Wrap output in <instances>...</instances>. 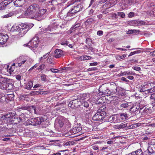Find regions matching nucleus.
I'll return each instance as SVG.
<instances>
[{
	"label": "nucleus",
	"mask_w": 155,
	"mask_h": 155,
	"mask_svg": "<svg viewBox=\"0 0 155 155\" xmlns=\"http://www.w3.org/2000/svg\"><path fill=\"white\" fill-rule=\"evenodd\" d=\"M139 30H129L127 31V34H131L139 33Z\"/></svg>",
	"instance_id": "f704fd0d"
},
{
	"label": "nucleus",
	"mask_w": 155,
	"mask_h": 155,
	"mask_svg": "<svg viewBox=\"0 0 155 155\" xmlns=\"http://www.w3.org/2000/svg\"><path fill=\"white\" fill-rule=\"evenodd\" d=\"M47 117L45 115L41 117H38V119L39 120V123L40 124H41L42 122L47 120Z\"/></svg>",
	"instance_id": "473e14b6"
},
{
	"label": "nucleus",
	"mask_w": 155,
	"mask_h": 155,
	"mask_svg": "<svg viewBox=\"0 0 155 155\" xmlns=\"http://www.w3.org/2000/svg\"><path fill=\"white\" fill-rule=\"evenodd\" d=\"M84 107L83 109L85 110L86 111H87L90 110V108L89 107V104L87 101H84L81 104Z\"/></svg>",
	"instance_id": "393cba45"
},
{
	"label": "nucleus",
	"mask_w": 155,
	"mask_h": 155,
	"mask_svg": "<svg viewBox=\"0 0 155 155\" xmlns=\"http://www.w3.org/2000/svg\"><path fill=\"white\" fill-rule=\"evenodd\" d=\"M148 91L149 93H152L154 92L155 91V89H154V88H151L150 89L148 90Z\"/></svg>",
	"instance_id": "338daca9"
},
{
	"label": "nucleus",
	"mask_w": 155,
	"mask_h": 155,
	"mask_svg": "<svg viewBox=\"0 0 155 155\" xmlns=\"http://www.w3.org/2000/svg\"><path fill=\"white\" fill-rule=\"evenodd\" d=\"M118 15L119 16L123 18L125 16V14L123 12H119L118 13Z\"/></svg>",
	"instance_id": "3c124183"
},
{
	"label": "nucleus",
	"mask_w": 155,
	"mask_h": 155,
	"mask_svg": "<svg viewBox=\"0 0 155 155\" xmlns=\"http://www.w3.org/2000/svg\"><path fill=\"white\" fill-rule=\"evenodd\" d=\"M93 21V19L92 18H90L88 19L85 22V24H90V23Z\"/></svg>",
	"instance_id": "09e8293b"
},
{
	"label": "nucleus",
	"mask_w": 155,
	"mask_h": 155,
	"mask_svg": "<svg viewBox=\"0 0 155 155\" xmlns=\"http://www.w3.org/2000/svg\"><path fill=\"white\" fill-rule=\"evenodd\" d=\"M143 152L141 149H139L132 152V155H142Z\"/></svg>",
	"instance_id": "7c9ffc66"
},
{
	"label": "nucleus",
	"mask_w": 155,
	"mask_h": 155,
	"mask_svg": "<svg viewBox=\"0 0 155 155\" xmlns=\"http://www.w3.org/2000/svg\"><path fill=\"white\" fill-rule=\"evenodd\" d=\"M80 24H77L71 27V29L72 31H73L75 30L76 28L79 27Z\"/></svg>",
	"instance_id": "79ce46f5"
},
{
	"label": "nucleus",
	"mask_w": 155,
	"mask_h": 155,
	"mask_svg": "<svg viewBox=\"0 0 155 155\" xmlns=\"http://www.w3.org/2000/svg\"><path fill=\"white\" fill-rule=\"evenodd\" d=\"M118 117V115L111 116L109 118V121L111 123H116L119 122Z\"/></svg>",
	"instance_id": "aec40b11"
},
{
	"label": "nucleus",
	"mask_w": 155,
	"mask_h": 155,
	"mask_svg": "<svg viewBox=\"0 0 155 155\" xmlns=\"http://www.w3.org/2000/svg\"><path fill=\"white\" fill-rule=\"evenodd\" d=\"M18 109H21L23 110H26L28 109L31 113H33L35 114H37L35 107L33 106H31L29 107L26 106H21V107H18Z\"/></svg>",
	"instance_id": "6e6552de"
},
{
	"label": "nucleus",
	"mask_w": 155,
	"mask_h": 155,
	"mask_svg": "<svg viewBox=\"0 0 155 155\" xmlns=\"http://www.w3.org/2000/svg\"><path fill=\"white\" fill-rule=\"evenodd\" d=\"M14 15V13L13 12H10L7 14L6 15H4L2 16V17L3 18H8L10 17H12Z\"/></svg>",
	"instance_id": "4c0bfd02"
},
{
	"label": "nucleus",
	"mask_w": 155,
	"mask_h": 155,
	"mask_svg": "<svg viewBox=\"0 0 155 155\" xmlns=\"http://www.w3.org/2000/svg\"><path fill=\"white\" fill-rule=\"evenodd\" d=\"M139 111L140 113L143 114L147 113L149 111V110L148 108H147L146 107L143 106L142 107H140Z\"/></svg>",
	"instance_id": "5701e85b"
},
{
	"label": "nucleus",
	"mask_w": 155,
	"mask_h": 155,
	"mask_svg": "<svg viewBox=\"0 0 155 155\" xmlns=\"http://www.w3.org/2000/svg\"><path fill=\"white\" fill-rule=\"evenodd\" d=\"M41 94V92L36 91H33L31 92V95H37Z\"/></svg>",
	"instance_id": "49530a36"
},
{
	"label": "nucleus",
	"mask_w": 155,
	"mask_h": 155,
	"mask_svg": "<svg viewBox=\"0 0 155 155\" xmlns=\"http://www.w3.org/2000/svg\"><path fill=\"white\" fill-rule=\"evenodd\" d=\"M132 68L134 70L137 71H139L141 70V68L140 67L135 66L134 67Z\"/></svg>",
	"instance_id": "6e6d98bb"
},
{
	"label": "nucleus",
	"mask_w": 155,
	"mask_h": 155,
	"mask_svg": "<svg viewBox=\"0 0 155 155\" xmlns=\"http://www.w3.org/2000/svg\"><path fill=\"white\" fill-rule=\"evenodd\" d=\"M47 76L44 74H40V78L41 80L44 82L47 81Z\"/></svg>",
	"instance_id": "e433bc0d"
},
{
	"label": "nucleus",
	"mask_w": 155,
	"mask_h": 155,
	"mask_svg": "<svg viewBox=\"0 0 155 155\" xmlns=\"http://www.w3.org/2000/svg\"><path fill=\"white\" fill-rule=\"evenodd\" d=\"M11 117V115L10 114H7L5 115L2 117V118H3L4 119H7Z\"/></svg>",
	"instance_id": "a18cd8bd"
},
{
	"label": "nucleus",
	"mask_w": 155,
	"mask_h": 155,
	"mask_svg": "<svg viewBox=\"0 0 155 155\" xmlns=\"http://www.w3.org/2000/svg\"><path fill=\"white\" fill-rule=\"evenodd\" d=\"M64 125L63 121L61 119H57L55 121V125L57 127L61 128L63 127Z\"/></svg>",
	"instance_id": "412c9836"
},
{
	"label": "nucleus",
	"mask_w": 155,
	"mask_h": 155,
	"mask_svg": "<svg viewBox=\"0 0 155 155\" xmlns=\"http://www.w3.org/2000/svg\"><path fill=\"white\" fill-rule=\"evenodd\" d=\"M127 4L130 5H131L132 3L136 2V0H126Z\"/></svg>",
	"instance_id": "58836bf2"
},
{
	"label": "nucleus",
	"mask_w": 155,
	"mask_h": 155,
	"mask_svg": "<svg viewBox=\"0 0 155 155\" xmlns=\"http://www.w3.org/2000/svg\"><path fill=\"white\" fill-rule=\"evenodd\" d=\"M83 7V6L79 3L77 5L75 4L67 13L65 12L64 11H62L60 13V16L63 19L66 18L67 17L72 16L76 13L81 10Z\"/></svg>",
	"instance_id": "f257e3e1"
},
{
	"label": "nucleus",
	"mask_w": 155,
	"mask_h": 155,
	"mask_svg": "<svg viewBox=\"0 0 155 155\" xmlns=\"http://www.w3.org/2000/svg\"><path fill=\"white\" fill-rule=\"evenodd\" d=\"M121 79L122 81H124L127 83H128L129 81L126 78L124 77H122L121 78Z\"/></svg>",
	"instance_id": "13d9d810"
},
{
	"label": "nucleus",
	"mask_w": 155,
	"mask_h": 155,
	"mask_svg": "<svg viewBox=\"0 0 155 155\" xmlns=\"http://www.w3.org/2000/svg\"><path fill=\"white\" fill-rule=\"evenodd\" d=\"M145 155H152L153 153L152 150L148 147L147 150L144 152Z\"/></svg>",
	"instance_id": "2f4dec72"
},
{
	"label": "nucleus",
	"mask_w": 155,
	"mask_h": 155,
	"mask_svg": "<svg viewBox=\"0 0 155 155\" xmlns=\"http://www.w3.org/2000/svg\"><path fill=\"white\" fill-rule=\"evenodd\" d=\"M140 107H139L138 105H135L130 108V110L132 112H134L137 110L138 109L139 110Z\"/></svg>",
	"instance_id": "cd10ccee"
},
{
	"label": "nucleus",
	"mask_w": 155,
	"mask_h": 155,
	"mask_svg": "<svg viewBox=\"0 0 155 155\" xmlns=\"http://www.w3.org/2000/svg\"><path fill=\"white\" fill-rule=\"evenodd\" d=\"M26 115L25 114H21L19 116L18 118H17V119L18 120V122L19 123L21 121L24 122L26 120H27L28 119L27 118V116H26Z\"/></svg>",
	"instance_id": "f3484780"
},
{
	"label": "nucleus",
	"mask_w": 155,
	"mask_h": 155,
	"mask_svg": "<svg viewBox=\"0 0 155 155\" xmlns=\"http://www.w3.org/2000/svg\"><path fill=\"white\" fill-rule=\"evenodd\" d=\"M19 28L20 31L18 35L21 36H23L26 34L29 29V26L27 24L22 23L19 25Z\"/></svg>",
	"instance_id": "7ed1b4c3"
},
{
	"label": "nucleus",
	"mask_w": 155,
	"mask_h": 155,
	"mask_svg": "<svg viewBox=\"0 0 155 155\" xmlns=\"http://www.w3.org/2000/svg\"><path fill=\"white\" fill-rule=\"evenodd\" d=\"M61 44L62 45H67L68 44L67 41H64L61 42Z\"/></svg>",
	"instance_id": "69168bd1"
},
{
	"label": "nucleus",
	"mask_w": 155,
	"mask_h": 155,
	"mask_svg": "<svg viewBox=\"0 0 155 155\" xmlns=\"http://www.w3.org/2000/svg\"><path fill=\"white\" fill-rule=\"evenodd\" d=\"M49 53H48L47 54H45L43 55V57H41L40 58V61H41L42 58L45 59L49 55Z\"/></svg>",
	"instance_id": "8fccbe9b"
},
{
	"label": "nucleus",
	"mask_w": 155,
	"mask_h": 155,
	"mask_svg": "<svg viewBox=\"0 0 155 155\" xmlns=\"http://www.w3.org/2000/svg\"><path fill=\"white\" fill-rule=\"evenodd\" d=\"M16 62L14 63L11 66H10L9 65H7V71L11 74L12 72L14 71L15 66H16Z\"/></svg>",
	"instance_id": "4be33fe9"
},
{
	"label": "nucleus",
	"mask_w": 155,
	"mask_h": 155,
	"mask_svg": "<svg viewBox=\"0 0 155 155\" xmlns=\"http://www.w3.org/2000/svg\"><path fill=\"white\" fill-rule=\"evenodd\" d=\"M99 95H104L110 94V92L107 87L102 85L101 86L99 89Z\"/></svg>",
	"instance_id": "0eeeda50"
},
{
	"label": "nucleus",
	"mask_w": 155,
	"mask_h": 155,
	"mask_svg": "<svg viewBox=\"0 0 155 155\" xmlns=\"http://www.w3.org/2000/svg\"><path fill=\"white\" fill-rule=\"evenodd\" d=\"M2 72L0 71V88L2 87L3 85L8 80V79L2 76Z\"/></svg>",
	"instance_id": "ddd939ff"
},
{
	"label": "nucleus",
	"mask_w": 155,
	"mask_h": 155,
	"mask_svg": "<svg viewBox=\"0 0 155 155\" xmlns=\"http://www.w3.org/2000/svg\"><path fill=\"white\" fill-rule=\"evenodd\" d=\"M118 116L119 122L124 121L127 119L128 118V114L125 113H120L118 115Z\"/></svg>",
	"instance_id": "9b49d317"
},
{
	"label": "nucleus",
	"mask_w": 155,
	"mask_h": 155,
	"mask_svg": "<svg viewBox=\"0 0 155 155\" xmlns=\"http://www.w3.org/2000/svg\"><path fill=\"white\" fill-rule=\"evenodd\" d=\"M39 6L37 4H33L30 5L25 12V15L28 16L31 18H35L37 17L36 11L39 9Z\"/></svg>",
	"instance_id": "f03ea898"
},
{
	"label": "nucleus",
	"mask_w": 155,
	"mask_h": 155,
	"mask_svg": "<svg viewBox=\"0 0 155 155\" xmlns=\"http://www.w3.org/2000/svg\"><path fill=\"white\" fill-rule=\"evenodd\" d=\"M47 11L45 9L39 10L36 12V19L38 21H40L44 19L45 17V14Z\"/></svg>",
	"instance_id": "39448f33"
},
{
	"label": "nucleus",
	"mask_w": 155,
	"mask_h": 155,
	"mask_svg": "<svg viewBox=\"0 0 155 155\" xmlns=\"http://www.w3.org/2000/svg\"><path fill=\"white\" fill-rule=\"evenodd\" d=\"M13 85L12 84H8L7 86V88L8 90H11L13 88Z\"/></svg>",
	"instance_id": "ea45409f"
},
{
	"label": "nucleus",
	"mask_w": 155,
	"mask_h": 155,
	"mask_svg": "<svg viewBox=\"0 0 155 155\" xmlns=\"http://www.w3.org/2000/svg\"><path fill=\"white\" fill-rule=\"evenodd\" d=\"M127 123H122L119 126V128H123L125 127L126 128L127 127Z\"/></svg>",
	"instance_id": "a19ab883"
},
{
	"label": "nucleus",
	"mask_w": 155,
	"mask_h": 155,
	"mask_svg": "<svg viewBox=\"0 0 155 155\" xmlns=\"http://www.w3.org/2000/svg\"><path fill=\"white\" fill-rule=\"evenodd\" d=\"M38 66L37 64H36L33 67H32L29 70V71H31L33 70L34 68H36Z\"/></svg>",
	"instance_id": "e2e57ef3"
},
{
	"label": "nucleus",
	"mask_w": 155,
	"mask_h": 155,
	"mask_svg": "<svg viewBox=\"0 0 155 155\" xmlns=\"http://www.w3.org/2000/svg\"><path fill=\"white\" fill-rule=\"evenodd\" d=\"M91 57L87 55L82 56L80 57V59L81 60H86L91 59Z\"/></svg>",
	"instance_id": "c9c22d12"
},
{
	"label": "nucleus",
	"mask_w": 155,
	"mask_h": 155,
	"mask_svg": "<svg viewBox=\"0 0 155 155\" xmlns=\"http://www.w3.org/2000/svg\"><path fill=\"white\" fill-rule=\"evenodd\" d=\"M14 95L13 94H9L2 97V100H5L6 101H11L14 100Z\"/></svg>",
	"instance_id": "4468645a"
},
{
	"label": "nucleus",
	"mask_w": 155,
	"mask_h": 155,
	"mask_svg": "<svg viewBox=\"0 0 155 155\" xmlns=\"http://www.w3.org/2000/svg\"><path fill=\"white\" fill-rule=\"evenodd\" d=\"M8 4L6 1H4L0 4V10H4Z\"/></svg>",
	"instance_id": "bb28decb"
},
{
	"label": "nucleus",
	"mask_w": 155,
	"mask_h": 155,
	"mask_svg": "<svg viewBox=\"0 0 155 155\" xmlns=\"http://www.w3.org/2000/svg\"><path fill=\"white\" fill-rule=\"evenodd\" d=\"M129 105H128V103L127 102H126L125 103H123L120 104V106L124 108H126L129 107Z\"/></svg>",
	"instance_id": "c03bdc74"
},
{
	"label": "nucleus",
	"mask_w": 155,
	"mask_h": 155,
	"mask_svg": "<svg viewBox=\"0 0 155 155\" xmlns=\"http://www.w3.org/2000/svg\"><path fill=\"white\" fill-rule=\"evenodd\" d=\"M16 78L18 80H20L21 79V76L20 75L18 74L16 75Z\"/></svg>",
	"instance_id": "0e129e2a"
},
{
	"label": "nucleus",
	"mask_w": 155,
	"mask_h": 155,
	"mask_svg": "<svg viewBox=\"0 0 155 155\" xmlns=\"http://www.w3.org/2000/svg\"><path fill=\"white\" fill-rule=\"evenodd\" d=\"M39 120L38 119V117L32 118L29 121L28 123L29 124L32 125H38L40 124Z\"/></svg>",
	"instance_id": "f8f14e48"
},
{
	"label": "nucleus",
	"mask_w": 155,
	"mask_h": 155,
	"mask_svg": "<svg viewBox=\"0 0 155 155\" xmlns=\"http://www.w3.org/2000/svg\"><path fill=\"white\" fill-rule=\"evenodd\" d=\"M82 127H75L70 130L68 132V135L65 134V136H68L71 135L75 134L81 130Z\"/></svg>",
	"instance_id": "1a4fd4ad"
},
{
	"label": "nucleus",
	"mask_w": 155,
	"mask_h": 155,
	"mask_svg": "<svg viewBox=\"0 0 155 155\" xmlns=\"http://www.w3.org/2000/svg\"><path fill=\"white\" fill-rule=\"evenodd\" d=\"M52 29H53L52 28L51 26L49 25L47 27H45L42 29H41V31L39 33V34L41 35L44 33L51 32L52 31Z\"/></svg>",
	"instance_id": "2eb2a0df"
},
{
	"label": "nucleus",
	"mask_w": 155,
	"mask_h": 155,
	"mask_svg": "<svg viewBox=\"0 0 155 155\" xmlns=\"http://www.w3.org/2000/svg\"><path fill=\"white\" fill-rule=\"evenodd\" d=\"M74 143H75L74 141H69L67 142H64L63 143V145L64 146H71L73 145Z\"/></svg>",
	"instance_id": "c756f323"
},
{
	"label": "nucleus",
	"mask_w": 155,
	"mask_h": 155,
	"mask_svg": "<svg viewBox=\"0 0 155 155\" xmlns=\"http://www.w3.org/2000/svg\"><path fill=\"white\" fill-rule=\"evenodd\" d=\"M141 124L139 123H136L135 124H132L133 129L136 128L140 126L141 125Z\"/></svg>",
	"instance_id": "37998d69"
},
{
	"label": "nucleus",
	"mask_w": 155,
	"mask_h": 155,
	"mask_svg": "<svg viewBox=\"0 0 155 155\" xmlns=\"http://www.w3.org/2000/svg\"><path fill=\"white\" fill-rule=\"evenodd\" d=\"M149 147L152 150L153 153L155 152V142H151L149 144Z\"/></svg>",
	"instance_id": "72a5a7b5"
},
{
	"label": "nucleus",
	"mask_w": 155,
	"mask_h": 155,
	"mask_svg": "<svg viewBox=\"0 0 155 155\" xmlns=\"http://www.w3.org/2000/svg\"><path fill=\"white\" fill-rule=\"evenodd\" d=\"M8 36L7 35H3L2 33L0 34V45H2L5 44L7 41Z\"/></svg>",
	"instance_id": "9d476101"
},
{
	"label": "nucleus",
	"mask_w": 155,
	"mask_h": 155,
	"mask_svg": "<svg viewBox=\"0 0 155 155\" xmlns=\"http://www.w3.org/2000/svg\"><path fill=\"white\" fill-rule=\"evenodd\" d=\"M81 104L82 103L80 101V100L79 99H77L71 101L68 104V106L69 107H70L71 108H74L80 106Z\"/></svg>",
	"instance_id": "423d86ee"
},
{
	"label": "nucleus",
	"mask_w": 155,
	"mask_h": 155,
	"mask_svg": "<svg viewBox=\"0 0 155 155\" xmlns=\"http://www.w3.org/2000/svg\"><path fill=\"white\" fill-rule=\"evenodd\" d=\"M134 13L133 12H130L128 15V16L130 18H132L134 16Z\"/></svg>",
	"instance_id": "bf43d9fd"
},
{
	"label": "nucleus",
	"mask_w": 155,
	"mask_h": 155,
	"mask_svg": "<svg viewBox=\"0 0 155 155\" xmlns=\"http://www.w3.org/2000/svg\"><path fill=\"white\" fill-rule=\"evenodd\" d=\"M50 70L53 73H57L59 71L57 69H55L54 68L50 69Z\"/></svg>",
	"instance_id": "4d7b16f0"
},
{
	"label": "nucleus",
	"mask_w": 155,
	"mask_h": 155,
	"mask_svg": "<svg viewBox=\"0 0 155 155\" xmlns=\"http://www.w3.org/2000/svg\"><path fill=\"white\" fill-rule=\"evenodd\" d=\"M97 34L98 35H101L103 34V31H98L97 32Z\"/></svg>",
	"instance_id": "052dcab7"
},
{
	"label": "nucleus",
	"mask_w": 155,
	"mask_h": 155,
	"mask_svg": "<svg viewBox=\"0 0 155 155\" xmlns=\"http://www.w3.org/2000/svg\"><path fill=\"white\" fill-rule=\"evenodd\" d=\"M97 62L91 63L90 64V65L91 66H96L97 65Z\"/></svg>",
	"instance_id": "774afa93"
},
{
	"label": "nucleus",
	"mask_w": 155,
	"mask_h": 155,
	"mask_svg": "<svg viewBox=\"0 0 155 155\" xmlns=\"http://www.w3.org/2000/svg\"><path fill=\"white\" fill-rule=\"evenodd\" d=\"M21 58V57H20L15 59L16 61L15 62L16 67H20L22 64H24L26 61V60H25L22 61Z\"/></svg>",
	"instance_id": "dca6fc26"
},
{
	"label": "nucleus",
	"mask_w": 155,
	"mask_h": 155,
	"mask_svg": "<svg viewBox=\"0 0 155 155\" xmlns=\"http://www.w3.org/2000/svg\"><path fill=\"white\" fill-rule=\"evenodd\" d=\"M106 115V113L104 112H98L93 116L92 119L94 120L103 121Z\"/></svg>",
	"instance_id": "20e7f679"
},
{
	"label": "nucleus",
	"mask_w": 155,
	"mask_h": 155,
	"mask_svg": "<svg viewBox=\"0 0 155 155\" xmlns=\"http://www.w3.org/2000/svg\"><path fill=\"white\" fill-rule=\"evenodd\" d=\"M116 58L117 60H120L122 59V56L119 55H117L116 56Z\"/></svg>",
	"instance_id": "680f3d73"
},
{
	"label": "nucleus",
	"mask_w": 155,
	"mask_h": 155,
	"mask_svg": "<svg viewBox=\"0 0 155 155\" xmlns=\"http://www.w3.org/2000/svg\"><path fill=\"white\" fill-rule=\"evenodd\" d=\"M49 9H50L51 11H54L55 10V8L54 7V5H52L51 4H49V7H48Z\"/></svg>",
	"instance_id": "de8ad7c7"
},
{
	"label": "nucleus",
	"mask_w": 155,
	"mask_h": 155,
	"mask_svg": "<svg viewBox=\"0 0 155 155\" xmlns=\"http://www.w3.org/2000/svg\"><path fill=\"white\" fill-rule=\"evenodd\" d=\"M33 86V81H30L26 86V88L28 90H30Z\"/></svg>",
	"instance_id": "c85d7f7f"
},
{
	"label": "nucleus",
	"mask_w": 155,
	"mask_h": 155,
	"mask_svg": "<svg viewBox=\"0 0 155 155\" xmlns=\"http://www.w3.org/2000/svg\"><path fill=\"white\" fill-rule=\"evenodd\" d=\"M134 73L132 71H125L124 72L121 71V73L118 74V75L120 76L129 75H134Z\"/></svg>",
	"instance_id": "b1692460"
},
{
	"label": "nucleus",
	"mask_w": 155,
	"mask_h": 155,
	"mask_svg": "<svg viewBox=\"0 0 155 155\" xmlns=\"http://www.w3.org/2000/svg\"><path fill=\"white\" fill-rule=\"evenodd\" d=\"M63 55V51L61 49H57L55 51V54L54 57L55 58H58Z\"/></svg>",
	"instance_id": "a211bd4d"
},
{
	"label": "nucleus",
	"mask_w": 155,
	"mask_h": 155,
	"mask_svg": "<svg viewBox=\"0 0 155 155\" xmlns=\"http://www.w3.org/2000/svg\"><path fill=\"white\" fill-rule=\"evenodd\" d=\"M84 0H73V1L71 2V4L70 5H68V6H69L70 5H71L73 3H74V2H83V1Z\"/></svg>",
	"instance_id": "603ef678"
},
{
	"label": "nucleus",
	"mask_w": 155,
	"mask_h": 155,
	"mask_svg": "<svg viewBox=\"0 0 155 155\" xmlns=\"http://www.w3.org/2000/svg\"><path fill=\"white\" fill-rule=\"evenodd\" d=\"M26 0H16L14 2V5L16 7L22 6L25 3Z\"/></svg>",
	"instance_id": "6ab92c4d"
},
{
	"label": "nucleus",
	"mask_w": 155,
	"mask_h": 155,
	"mask_svg": "<svg viewBox=\"0 0 155 155\" xmlns=\"http://www.w3.org/2000/svg\"><path fill=\"white\" fill-rule=\"evenodd\" d=\"M92 40L89 38H87L86 40V43L87 44H89L91 42Z\"/></svg>",
	"instance_id": "864d4df0"
},
{
	"label": "nucleus",
	"mask_w": 155,
	"mask_h": 155,
	"mask_svg": "<svg viewBox=\"0 0 155 155\" xmlns=\"http://www.w3.org/2000/svg\"><path fill=\"white\" fill-rule=\"evenodd\" d=\"M19 25L15 24L11 28V31L12 32H14L18 31L19 33L20 32V29L19 28Z\"/></svg>",
	"instance_id": "a878e982"
},
{
	"label": "nucleus",
	"mask_w": 155,
	"mask_h": 155,
	"mask_svg": "<svg viewBox=\"0 0 155 155\" xmlns=\"http://www.w3.org/2000/svg\"><path fill=\"white\" fill-rule=\"evenodd\" d=\"M92 149L94 150H96L98 149V146L97 145H93L92 146Z\"/></svg>",
	"instance_id": "5fc2aeb1"
}]
</instances>
